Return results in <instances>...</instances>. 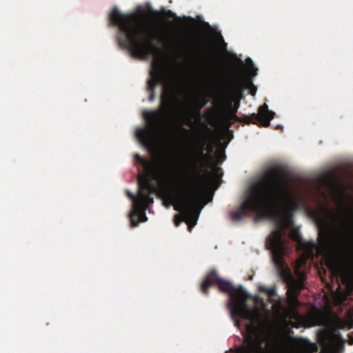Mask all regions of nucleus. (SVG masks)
I'll use <instances>...</instances> for the list:
<instances>
[{
	"label": "nucleus",
	"instance_id": "9b49d317",
	"mask_svg": "<svg viewBox=\"0 0 353 353\" xmlns=\"http://www.w3.org/2000/svg\"><path fill=\"white\" fill-rule=\"evenodd\" d=\"M275 113L268 110V106L266 103H263L259 108L257 114L252 113L249 117V123L253 124L259 123L263 127H268L270 124V121L274 119Z\"/></svg>",
	"mask_w": 353,
	"mask_h": 353
},
{
	"label": "nucleus",
	"instance_id": "1a4fd4ad",
	"mask_svg": "<svg viewBox=\"0 0 353 353\" xmlns=\"http://www.w3.org/2000/svg\"><path fill=\"white\" fill-rule=\"evenodd\" d=\"M246 63L251 65L250 77H244L241 72L236 73L229 81L221 96L217 97V102L224 106L231 115H235L240 105L245 88L252 84V79L257 74V68L253 65L250 58H247Z\"/></svg>",
	"mask_w": 353,
	"mask_h": 353
},
{
	"label": "nucleus",
	"instance_id": "4be33fe9",
	"mask_svg": "<svg viewBox=\"0 0 353 353\" xmlns=\"http://www.w3.org/2000/svg\"><path fill=\"white\" fill-rule=\"evenodd\" d=\"M180 129H181V130L183 132H184L185 134H190V130H188V129H187V128H184V127H183V126H181V128H180Z\"/></svg>",
	"mask_w": 353,
	"mask_h": 353
},
{
	"label": "nucleus",
	"instance_id": "b1692460",
	"mask_svg": "<svg viewBox=\"0 0 353 353\" xmlns=\"http://www.w3.org/2000/svg\"><path fill=\"white\" fill-rule=\"evenodd\" d=\"M239 63L241 68H243L244 67L243 61L241 59H239Z\"/></svg>",
	"mask_w": 353,
	"mask_h": 353
},
{
	"label": "nucleus",
	"instance_id": "5701e85b",
	"mask_svg": "<svg viewBox=\"0 0 353 353\" xmlns=\"http://www.w3.org/2000/svg\"><path fill=\"white\" fill-rule=\"evenodd\" d=\"M300 238L299 236V234H296V233H294L293 234V236H292V239L296 240V241H299V239Z\"/></svg>",
	"mask_w": 353,
	"mask_h": 353
},
{
	"label": "nucleus",
	"instance_id": "bb28decb",
	"mask_svg": "<svg viewBox=\"0 0 353 353\" xmlns=\"http://www.w3.org/2000/svg\"><path fill=\"white\" fill-rule=\"evenodd\" d=\"M212 149H213V148H212V145H210V148H209V151H210V152H212Z\"/></svg>",
	"mask_w": 353,
	"mask_h": 353
},
{
	"label": "nucleus",
	"instance_id": "9d476101",
	"mask_svg": "<svg viewBox=\"0 0 353 353\" xmlns=\"http://www.w3.org/2000/svg\"><path fill=\"white\" fill-rule=\"evenodd\" d=\"M276 239L272 243L273 245V258L272 261L279 273L281 277L288 282V289L286 292L287 296L292 295L299 296L301 291L304 288V283L301 280H295L291 274L290 270L287 266L284 261L283 251L282 248L280 235L276 234Z\"/></svg>",
	"mask_w": 353,
	"mask_h": 353
},
{
	"label": "nucleus",
	"instance_id": "20e7f679",
	"mask_svg": "<svg viewBox=\"0 0 353 353\" xmlns=\"http://www.w3.org/2000/svg\"><path fill=\"white\" fill-rule=\"evenodd\" d=\"M150 73L151 78L148 80L147 85V90L150 92L149 101H152L154 99L155 88L157 85L161 84V105L159 109L143 112L147 126L138 128L136 130V137L143 145L151 151L154 148L156 135L167 128L177 97L173 82L160 63L153 62Z\"/></svg>",
	"mask_w": 353,
	"mask_h": 353
},
{
	"label": "nucleus",
	"instance_id": "f3484780",
	"mask_svg": "<svg viewBox=\"0 0 353 353\" xmlns=\"http://www.w3.org/2000/svg\"><path fill=\"white\" fill-rule=\"evenodd\" d=\"M259 290L261 292H265L268 296L269 301L270 302H274V297L276 296V290L274 288H268L265 285H260L259 287Z\"/></svg>",
	"mask_w": 353,
	"mask_h": 353
},
{
	"label": "nucleus",
	"instance_id": "c85d7f7f",
	"mask_svg": "<svg viewBox=\"0 0 353 353\" xmlns=\"http://www.w3.org/2000/svg\"><path fill=\"white\" fill-rule=\"evenodd\" d=\"M300 261H301V263H304L305 262L303 259H300Z\"/></svg>",
	"mask_w": 353,
	"mask_h": 353
},
{
	"label": "nucleus",
	"instance_id": "0eeeda50",
	"mask_svg": "<svg viewBox=\"0 0 353 353\" xmlns=\"http://www.w3.org/2000/svg\"><path fill=\"white\" fill-rule=\"evenodd\" d=\"M205 145V139L203 137H199V139L191 145L190 154L192 161L191 168L192 174L188 177H185L184 180L181 181L174 188L170 186V190L180 199L185 197L187 194H192V192H196V201L194 206V210L198 216H199L201 210L197 208V205L208 178L207 170L204 172L203 168L210 159V157L205 153L206 150ZM178 211L181 213L183 219L180 215L176 214L174 218V225L178 227L183 220L188 224V231L191 232L196 224L197 221H196V223L194 224L193 220L186 218L182 210ZM198 219L199 216H197L196 220H198Z\"/></svg>",
	"mask_w": 353,
	"mask_h": 353
},
{
	"label": "nucleus",
	"instance_id": "393cba45",
	"mask_svg": "<svg viewBox=\"0 0 353 353\" xmlns=\"http://www.w3.org/2000/svg\"><path fill=\"white\" fill-rule=\"evenodd\" d=\"M325 210L326 211V212H327L328 214H330V215H334V213H333L332 211L329 210L327 208H325Z\"/></svg>",
	"mask_w": 353,
	"mask_h": 353
},
{
	"label": "nucleus",
	"instance_id": "a878e982",
	"mask_svg": "<svg viewBox=\"0 0 353 353\" xmlns=\"http://www.w3.org/2000/svg\"><path fill=\"white\" fill-rule=\"evenodd\" d=\"M234 324H235V325L239 326V322L237 320H236V321H234Z\"/></svg>",
	"mask_w": 353,
	"mask_h": 353
},
{
	"label": "nucleus",
	"instance_id": "6ab92c4d",
	"mask_svg": "<svg viewBox=\"0 0 353 353\" xmlns=\"http://www.w3.org/2000/svg\"><path fill=\"white\" fill-rule=\"evenodd\" d=\"M213 173L218 177H221L223 174L222 169L216 166L213 168Z\"/></svg>",
	"mask_w": 353,
	"mask_h": 353
},
{
	"label": "nucleus",
	"instance_id": "f257e3e1",
	"mask_svg": "<svg viewBox=\"0 0 353 353\" xmlns=\"http://www.w3.org/2000/svg\"><path fill=\"white\" fill-rule=\"evenodd\" d=\"M213 285H216L220 292L228 294L227 305L231 317H240L250 322L243 343L237 347L236 353H270L267 348L265 338L259 332V325L262 323L260 312L248 305L247 299L250 295L243 287H235L230 281L221 279L215 270L208 273L200 288L203 294L208 295L209 288Z\"/></svg>",
	"mask_w": 353,
	"mask_h": 353
},
{
	"label": "nucleus",
	"instance_id": "a211bd4d",
	"mask_svg": "<svg viewBox=\"0 0 353 353\" xmlns=\"http://www.w3.org/2000/svg\"><path fill=\"white\" fill-rule=\"evenodd\" d=\"M254 304L261 310H266L267 304L264 300L259 296L254 298Z\"/></svg>",
	"mask_w": 353,
	"mask_h": 353
},
{
	"label": "nucleus",
	"instance_id": "aec40b11",
	"mask_svg": "<svg viewBox=\"0 0 353 353\" xmlns=\"http://www.w3.org/2000/svg\"><path fill=\"white\" fill-rule=\"evenodd\" d=\"M251 88V90H250V94L252 95H255L256 94V87L253 85V83H252L251 85H248V87L245 88V89L246 88Z\"/></svg>",
	"mask_w": 353,
	"mask_h": 353
},
{
	"label": "nucleus",
	"instance_id": "423d86ee",
	"mask_svg": "<svg viewBox=\"0 0 353 353\" xmlns=\"http://www.w3.org/2000/svg\"><path fill=\"white\" fill-rule=\"evenodd\" d=\"M274 168L268 169L261 177L250 188V194L239 208L230 212L233 221H241L248 212H252L258 216L269 214L273 207L281 201L287 193L286 186L281 180Z\"/></svg>",
	"mask_w": 353,
	"mask_h": 353
},
{
	"label": "nucleus",
	"instance_id": "39448f33",
	"mask_svg": "<svg viewBox=\"0 0 353 353\" xmlns=\"http://www.w3.org/2000/svg\"><path fill=\"white\" fill-rule=\"evenodd\" d=\"M138 184L139 191L137 196L130 191H127L128 196L133 202L130 214L132 227L137 226L139 221L147 220L145 211L154 203L152 195L155 192H158L163 196L165 201H169L166 205L167 208L172 205L175 210H182L186 218L193 220L194 224L196 223L198 214L194 212V206L196 201V192L187 194L185 197L180 199L170 190L169 181L161 176H158V185H157L148 174H141L138 178Z\"/></svg>",
	"mask_w": 353,
	"mask_h": 353
},
{
	"label": "nucleus",
	"instance_id": "dca6fc26",
	"mask_svg": "<svg viewBox=\"0 0 353 353\" xmlns=\"http://www.w3.org/2000/svg\"><path fill=\"white\" fill-rule=\"evenodd\" d=\"M287 303L289 310H294L295 309H298V307L301 305L299 296L292 295L287 296Z\"/></svg>",
	"mask_w": 353,
	"mask_h": 353
},
{
	"label": "nucleus",
	"instance_id": "cd10ccee",
	"mask_svg": "<svg viewBox=\"0 0 353 353\" xmlns=\"http://www.w3.org/2000/svg\"><path fill=\"white\" fill-rule=\"evenodd\" d=\"M222 157H223V159L221 160V161H223V160L225 159V154H222Z\"/></svg>",
	"mask_w": 353,
	"mask_h": 353
},
{
	"label": "nucleus",
	"instance_id": "412c9836",
	"mask_svg": "<svg viewBox=\"0 0 353 353\" xmlns=\"http://www.w3.org/2000/svg\"><path fill=\"white\" fill-rule=\"evenodd\" d=\"M167 15L170 17H172V18H174V19H179V17H176V15L175 14V13H174L173 12H172L171 10H168L167 12Z\"/></svg>",
	"mask_w": 353,
	"mask_h": 353
},
{
	"label": "nucleus",
	"instance_id": "6e6552de",
	"mask_svg": "<svg viewBox=\"0 0 353 353\" xmlns=\"http://www.w3.org/2000/svg\"><path fill=\"white\" fill-rule=\"evenodd\" d=\"M270 168H274L275 171L279 176H275L277 180H281L284 183L286 186L287 193L285 194L284 198L276 203L268 214H263V217H270L275 214L274 212L276 209L283 208L285 213L282 215L281 219L277 224L276 228L271 232L270 235L266 239V247L271 251L272 258H273V245L272 243L276 239V234L280 235V240L282 244L283 251V256L285 255L286 246L284 236L285 234V228L290 227L293 224L292 212L299 209L302 205L303 201L301 199L297 197L292 190L291 185L287 176L285 170L281 166H272Z\"/></svg>",
	"mask_w": 353,
	"mask_h": 353
},
{
	"label": "nucleus",
	"instance_id": "f03ea898",
	"mask_svg": "<svg viewBox=\"0 0 353 353\" xmlns=\"http://www.w3.org/2000/svg\"><path fill=\"white\" fill-rule=\"evenodd\" d=\"M141 10L122 14L114 8L110 14V23L118 28L119 46L128 50L139 59H145L159 51L157 43L163 41L161 32L155 26H148L143 21Z\"/></svg>",
	"mask_w": 353,
	"mask_h": 353
},
{
	"label": "nucleus",
	"instance_id": "ddd939ff",
	"mask_svg": "<svg viewBox=\"0 0 353 353\" xmlns=\"http://www.w3.org/2000/svg\"><path fill=\"white\" fill-rule=\"evenodd\" d=\"M194 54L196 56H194V62L201 69H203V66H205L206 63H208L212 60V56L206 43H202L199 51H196V53ZM201 72L203 74L204 70H201Z\"/></svg>",
	"mask_w": 353,
	"mask_h": 353
},
{
	"label": "nucleus",
	"instance_id": "4468645a",
	"mask_svg": "<svg viewBox=\"0 0 353 353\" xmlns=\"http://www.w3.org/2000/svg\"><path fill=\"white\" fill-rule=\"evenodd\" d=\"M207 101L203 99H196L192 104L186 117L187 123L191 125L193 119L201 120V110L206 105Z\"/></svg>",
	"mask_w": 353,
	"mask_h": 353
},
{
	"label": "nucleus",
	"instance_id": "7ed1b4c3",
	"mask_svg": "<svg viewBox=\"0 0 353 353\" xmlns=\"http://www.w3.org/2000/svg\"><path fill=\"white\" fill-rule=\"evenodd\" d=\"M341 223V216H339ZM321 228L319 242L321 249L329 253L325 264L332 275L341 277L343 283L353 281V224H329L326 218L319 216Z\"/></svg>",
	"mask_w": 353,
	"mask_h": 353
},
{
	"label": "nucleus",
	"instance_id": "2eb2a0df",
	"mask_svg": "<svg viewBox=\"0 0 353 353\" xmlns=\"http://www.w3.org/2000/svg\"><path fill=\"white\" fill-rule=\"evenodd\" d=\"M287 317L290 320V324L294 327H298L299 325L296 324V323L292 321H299L301 319V316L299 314L298 309H295L294 310H288L287 312Z\"/></svg>",
	"mask_w": 353,
	"mask_h": 353
},
{
	"label": "nucleus",
	"instance_id": "f8f14e48",
	"mask_svg": "<svg viewBox=\"0 0 353 353\" xmlns=\"http://www.w3.org/2000/svg\"><path fill=\"white\" fill-rule=\"evenodd\" d=\"M134 161L136 163H138L142 165L145 171V172L143 174H148L151 179H152V176L155 175L157 181L158 176H161L166 181H168L167 176L164 173L163 174L162 172H156L154 169L155 163L154 161L145 159L138 154L134 155Z\"/></svg>",
	"mask_w": 353,
	"mask_h": 353
}]
</instances>
